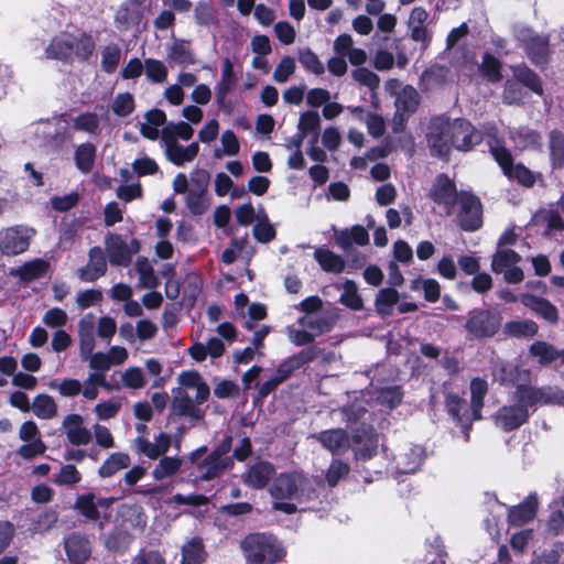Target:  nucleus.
Wrapping results in <instances>:
<instances>
[{
	"label": "nucleus",
	"instance_id": "f257e3e1",
	"mask_svg": "<svg viewBox=\"0 0 564 564\" xmlns=\"http://www.w3.org/2000/svg\"><path fill=\"white\" fill-rule=\"evenodd\" d=\"M563 401L564 393L560 389L519 386L512 394L511 404L500 408L495 415V421L502 430L512 431L527 422L530 408Z\"/></svg>",
	"mask_w": 564,
	"mask_h": 564
},
{
	"label": "nucleus",
	"instance_id": "9d476101",
	"mask_svg": "<svg viewBox=\"0 0 564 564\" xmlns=\"http://www.w3.org/2000/svg\"><path fill=\"white\" fill-rule=\"evenodd\" d=\"M140 250L138 239L127 242L120 235L108 234L105 237V252L112 265L128 267L132 257Z\"/></svg>",
	"mask_w": 564,
	"mask_h": 564
},
{
	"label": "nucleus",
	"instance_id": "c85d7f7f",
	"mask_svg": "<svg viewBox=\"0 0 564 564\" xmlns=\"http://www.w3.org/2000/svg\"><path fill=\"white\" fill-rule=\"evenodd\" d=\"M46 57L64 63H73L72 42L69 33H62L55 36L45 48Z\"/></svg>",
	"mask_w": 564,
	"mask_h": 564
},
{
	"label": "nucleus",
	"instance_id": "5fc2aeb1",
	"mask_svg": "<svg viewBox=\"0 0 564 564\" xmlns=\"http://www.w3.org/2000/svg\"><path fill=\"white\" fill-rule=\"evenodd\" d=\"M132 540V535L127 530L117 528L106 538L105 545L110 551L124 552Z\"/></svg>",
	"mask_w": 564,
	"mask_h": 564
},
{
	"label": "nucleus",
	"instance_id": "f8f14e48",
	"mask_svg": "<svg viewBox=\"0 0 564 564\" xmlns=\"http://www.w3.org/2000/svg\"><path fill=\"white\" fill-rule=\"evenodd\" d=\"M19 438L23 444L17 453L23 459L30 460L42 456L46 452V444L41 438V432L36 423L32 420L25 421L19 429Z\"/></svg>",
	"mask_w": 564,
	"mask_h": 564
},
{
	"label": "nucleus",
	"instance_id": "69168bd1",
	"mask_svg": "<svg viewBox=\"0 0 564 564\" xmlns=\"http://www.w3.org/2000/svg\"><path fill=\"white\" fill-rule=\"evenodd\" d=\"M52 390H56L62 397L75 398L82 392L83 383L77 379H64L61 382L52 380L48 383Z\"/></svg>",
	"mask_w": 564,
	"mask_h": 564
},
{
	"label": "nucleus",
	"instance_id": "58836bf2",
	"mask_svg": "<svg viewBox=\"0 0 564 564\" xmlns=\"http://www.w3.org/2000/svg\"><path fill=\"white\" fill-rule=\"evenodd\" d=\"M193 128L184 121L169 122L161 129V142L188 141L193 137Z\"/></svg>",
	"mask_w": 564,
	"mask_h": 564
},
{
	"label": "nucleus",
	"instance_id": "4c0bfd02",
	"mask_svg": "<svg viewBox=\"0 0 564 564\" xmlns=\"http://www.w3.org/2000/svg\"><path fill=\"white\" fill-rule=\"evenodd\" d=\"M48 270V262L43 259H34L23 263L21 267L13 270L11 273L19 276L21 280L30 282L40 279L46 274Z\"/></svg>",
	"mask_w": 564,
	"mask_h": 564
},
{
	"label": "nucleus",
	"instance_id": "338daca9",
	"mask_svg": "<svg viewBox=\"0 0 564 564\" xmlns=\"http://www.w3.org/2000/svg\"><path fill=\"white\" fill-rule=\"evenodd\" d=\"M550 152L553 166L562 167L564 165V134L558 131L550 133Z\"/></svg>",
	"mask_w": 564,
	"mask_h": 564
},
{
	"label": "nucleus",
	"instance_id": "39448f33",
	"mask_svg": "<svg viewBox=\"0 0 564 564\" xmlns=\"http://www.w3.org/2000/svg\"><path fill=\"white\" fill-rule=\"evenodd\" d=\"M452 123L453 119L444 115L430 119L425 138L431 155L448 159L452 152Z\"/></svg>",
	"mask_w": 564,
	"mask_h": 564
},
{
	"label": "nucleus",
	"instance_id": "dca6fc26",
	"mask_svg": "<svg viewBox=\"0 0 564 564\" xmlns=\"http://www.w3.org/2000/svg\"><path fill=\"white\" fill-rule=\"evenodd\" d=\"M64 550L72 564H84L90 558L93 546L86 534L72 532L64 538Z\"/></svg>",
	"mask_w": 564,
	"mask_h": 564
},
{
	"label": "nucleus",
	"instance_id": "a19ab883",
	"mask_svg": "<svg viewBox=\"0 0 564 564\" xmlns=\"http://www.w3.org/2000/svg\"><path fill=\"white\" fill-rule=\"evenodd\" d=\"M140 15L135 8L129 3H122L116 11L115 24L119 31H128L139 24Z\"/></svg>",
	"mask_w": 564,
	"mask_h": 564
},
{
	"label": "nucleus",
	"instance_id": "a18cd8bd",
	"mask_svg": "<svg viewBox=\"0 0 564 564\" xmlns=\"http://www.w3.org/2000/svg\"><path fill=\"white\" fill-rule=\"evenodd\" d=\"M424 454L420 446H413L409 452L403 453L398 458V469L402 474L416 471L423 463Z\"/></svg>",
	"mask_w": 564,
	"mask_h": 564
},
{
	"label": "nucleus",
	"instance_id": "20e7f679",
	"mask_svg": "<svg viewBox=\"0 0 564 564\" xmlns=\"http://www.w3.org/2000/svg\"><path fill=\"white\" fill-rule=\"evenodd\" d=\"M386 90L395 97L397 111L393 118V131L400 132L404 128L406 118L416 111L420 105V95L413 86H402L395 78L386 83Z\"/></svg>",
	"mask_w": 564,
	"mask_h": 564
},
{
	"label": "nucleus",
	"instance_id": "c9c22d12",
	"mask_svg": "<svg viewBox=\"0 0 564 564\" xmlns=\"http://www.w3.org/2000/svg\"><path fill=\"white\" fill-rule=\"evenodd\" d=\"M488 392V383L485 379L474 378L470 381V409L471 419H481V409L484 406V398Z\"/></svg>",
	"mask_w": 564,
	"mask_h": 564
},
{
	"label": "nucleus",
	"instance_id": "de8ad7c7",
	"mask_svg": "<svg viewBox=\"0 0 564 564\" xmlns=\"http://www.w3.org/2000/svg\"><path fill=\"white\" fill-rule=\"evenodd\" d=\"M130 465V457L126 453H112L99 467V476L106 478L115 475L117 471L127 468Z\"/></svg>",
	"mask_w": 564,
	"mask_h": 564
},
{
	"label": "nucleus",
	"instance_id": "aec40b11",
	"mask_svg": "<svg viewBox=\"0 0 564 564\" xmlns=\"http://www.w3.org/2000/svg\"><path fill=\"white\" fill-rule=\"evenodd\" d=\"M171 444L172 437L166 433H160L153 443L141 436L134 440L135 451L150 459H156L164 455L170 449Z\"/></svg>",
	"mask_w": 564,
	"mask_h": 564
},
{
	"label": "nucleus",
	"instance_id": "2f4dec72",
	"mask_svg": "<svg viewBox=\"0 0 564 564\" xmlns=\"http://www.w3.org/2000/svg\"><path fill=\"white\" fill-rule=\"evenodd\" d=\"M315 357L313 350H302L299 354L285 359L276 369L274 377L279 379L280 383L286 380L291 373L302 367L303 365L312 361Z\"/></svg>",
	"mask_w": 564,
	"mask_h": 564
},
{
	"label": "nucleus",
	"instance_id": "c03bdc74",
	"mask_svg": "<svg viewBox=\"0 0 564 564\" xmlns=\"http://www.w3.org/2000/svg\"><path fill=\"white\" fill-rule=\"evenodd\" d=\"M530 355L538 359L542 366L552 364L558 359V349L544 340H536L529 348Z\"/></svg>",
	"mask_w": 564,
	"mask_h": 564
},
{
	"label": "nucleus",
	"instance_id": "8fccbe9b",
	"mask_svg": "<svg viewBox=\"0 0 564 564\" xmlns=\"http://www.w3.org/2000/svg\"><path fill=\"white\" fill-rule=\"evenodd\" d=\"M299 324L314 334V338L329 332L333 327V321L322 315H305L299 318Z\"/></svg>",
	"mask_w": 564,
	"mask_h": 564
},
{
	"label": "nucleus",
	"instance_id": "a878e982",
	"mask_svg": "<svg viewBox=\"0 0 564 564\" xmlns=\"http://www.w3.org/2000/svg\"><path fill=\"white\" fill-rule=\"evenodd\" d=\"M95 317L91 313L86 314L78 322L79 356L85 357L94 351L95 340Z\"/></svg>",
	"mask_w": 564,
	"mask_h": 564
},
{
	"label": "nucleus",
	"instance_id": "0eeeda50",
	"mask_svg": "<svg viewBox=\"0 0 564 564\" xmlns=\"http://www.w3.org/2000/svg\"><path fill=\"white\" fill-rule=\"evenodd\" d=\"M487 132L497 138V129L494 126H486L484 131H479L464 118L453 119L452 150L460 152L471 151L482 141L484 137L487 138V141L489 140Z\"/></svg>",
	"mask_w": 564,
	"mask_h": 564
},
{
	"label": "nucleus",
	"instance_id": "7c9ffc66",
	"mask_svg": "<svg viewBox=\"0 0 564 564\" xmlns=\"http://www.w3.org/2000/svg\"><path fill=\"white\" fill-rule=\"evenodd\" d=\"M167 58L175 64L187 67L196 63V57L191 48V43L176 39L167 50Z\"/></svg>",
	"mask_w": 564,
	"mask_h": 564
},
{
	"label": "nucleus",
	"instance_id": "4468645a",
	"mask_svg": "<svg viewBox=\"0 0 564 564\" xmlns=\"http://www.w3.org/2000/svg\"><path fill=\"white\" fill-rule=\"evenodd\" d=\"M230 448L229 441L215 449L197 468L203 480H210L218 477L232 465V460L226 454Z\"/></svg>",
	"mask_w": 564,
	"mask_h": 564
},
{
	"label": "nucleus",
	"instance_id": "412c9836",
	"mask_svg": "<svg viewBox=\"0 0 564 564\" xmlns=\"http://www.w3.org/2000/svg\"><path fill=\"white\" fill-rule=\"evenodd\" d=\"M529 58L536 65L546 63L550 56V40L546 35L529 34L522 39Z\"/></svg>",
	"mask_w": 564,
	"mask_h": 564
},
{
	"label": "nucleus",
	"instance_id": "393cba45",
	"mask_svg": "<svg viewBox=\"0 0 564 564\" xmlns=\"http://www.w3.org/2000/svg\"><path fill=\"white\" fill-rule=\"evenodd\" d=\"M69 41L72 42V56L74 61L88 62L95 56L96 42L90 34L86 32L78 34L69 33Z\"/></svg>",
	"mask_w": 564,
	"mask_h": 564
},
{
	"label": "nucleus",
	"instance_id": "e2e57ef3",
	"mask_svg": "<svg viewBox=\"0 0 564 564\" xmlns=\"http://www.w3.org/2000/svg\"><path fill=\"white\" fill-rule=\"evenodd\" d=\"M518 373V367L506 361H498L492 368V377L500 383H513L517 380Z\"/></svg>",
	"mask_w": 564,
	"mask_h": 564
},
{
	"label": "nucleus",
	"instance_id": "1a4fd4ad",
	"mask_svg": "<svg viewBox=\"0 0 564 564\" xmlns=\"http://www.w3.org/2000/svg\"><path fill=\"white\" fill-rule=\"evenodd\" d=\"M36 230L25 225L8 227L0 231V250L6 256H18L25 252Z\"/></svg>",
	"mask_w": 564,
	"mask_h": 564
},
{
	"label": "nucleus",
	"instance_id": "ddd939ff",
	"mask_svg": "<svg viewBox=\"0 0 564 564\" xmlns=\"http://www.w3.org/2000/svg\"><path fill=\"white\" fill-rule=\"evenodd\" d=\"M457 203L460 227L466 231L477 230L482 224V207L479 198L469 193H460Z\"/></svg>",
	"mask_w": 564,
	"mask_h": 564
},
{
	"label": "nucleus",
	"instance_id": "37998d69",
	"mask_svg": "<svg viewBox=\"0 0 564 564\" xmlns=\"http://www.w3.org/2000/svg\"><path fill=\"white\" fill-rule=\"evenodd\" d=\"M539 326L532 319L510 321L503 326V333L507 336L521 338L533 337L538 334Z\"/></svg>",
	"mask_w": 564,
	"mask_h": 564
},
{
	"label": "nucleus",
	"instance_id": "3c124183",
	"mask_svg": "<svg viewBox=\"0 0 564 564\" xmlns=\"http://www.w3.org/2000/svg\"><path fill=\"white\" fill-rule=\"evenodd\" d=\"M399 297L397 290L392 288L381 289L375 301L377 312L382 316L390 315L393 306L399 302Z\"/></svg>",
	"mask_w": 564,
	"mask_h": 564
},
{
	"label": "nucleus",
	"instance_id": "2eb2a0df",
	"mask_svg": "<svg viewBox=\"0 0 564 564\" xmlns=\"http://www.w3.org/2000/svg\"><path fill=\"white\" fill-rule=\"evenodd\" d=\"M61 431L74 446L88 445L93 437L91 432L84 424V417L77 413H69L63 417Z\"/></svg>",
	"mask_w": 564,
	"mask_h": 564
},
{
	"label": "nucleus",
	"instance_id": "7ed1b4c3",
	"mask_svg": "<svg viewBox=\"0 0 564 564\" xmlns=\"http://www.w3.org/2000/svg\"><path fill=\"white\" fill-rule=\"evenodd\" d=\"M240 546L248 564H273L285 555L281 542L268 533H251L240 542Z\"/></svg>",
	"mask_w": 564,
	"mask_h": 564
},
{
	"label": "nucleus",
	"instance_id": "0e129e2a",
	"mask_svg": "<svg viewBox=\"0 0 564 564\" xmlns=\"http://www.w3.org/2000/svg\"><path fill=\"white\" fill-rule=\"evenodd\" d=\"M75 509L89 520L99 519V510L96 508V495L86 494L77 497L75 501Z\"/></svg>",
	"mask_w": 564,
	"mask_h": 564
},
{
	"label": "nucleus",
	"instance_id": "4be33fe9",
	"mask_svg": "<svg viewBox=\"0 0 564 564\" xmlns=\"http://www.w3.org/2000/svg\"><path fill=\"white\" fill-rule=\"evenodd\" d=\"M521 303L546 322L553 325L558 322V311L549 300L531 294H523L521 296Z\"/></svg>",
	"mask_w": 564,
	"mask_h": 564
},
{
	"label": "nucleus",
	"instance_id": "774afa93",
	"mask_svg": "<svg viewBox=\"0 0 564 564\" xmlns=\"http://www.w3.org/2000/svg\"><path fill=\"white\" fill-rule=\"evenodd\" d=\"M445 403L448 413L463 424L465 422V414L468 412L466 401L458 394L448 393Z\"/></svg>",
	"mask_w": 564,
	"mask_h": 564
},
{
	"label": "nucleus",
	"instance_id": "6e6d98bb",
	"mask_svg": "<svg viewBox=\"0 0 564 564\" xmlns=\"http://www.w3.org/2000/svg\"><path fill=\"white\" fill-rule=\"evenodd\" d=\"M72 127L78 131L97 134L100 130L99 118L94 112H83L72 119Z\"/></svg>",
	"mask_w": 564,
	"mask_h": 564
},
{
	"label": "nucleus",
	"instance_id": "f03ea898",
	"mask_svg": "<svg viewBox=\"0 0 564 564\" xmlns=\"http://www.w3.org/2000/svg\"><path fill=\"white\" fill-rule=\"evenodd\" d=\"M308 486V479L301 471L281 473L276 476L269 494L274 500L272 509L285 514H293L297 511L295 502H301Z\"/></svg>",
	"mask_w": 564,
	"mask_h": 564
},
{
	"label": "nucleus",
	"instance_id": "09e8293b",
	"mask_svg": "<svg viewBox=\"0 0 564 564\" xmlns=\"http://www.w3.org/2000/svg\"><path fill=\"white\" fill-rule=\"evenodd\" d=\"M343 293L339 302L352 311H360L364 307V302L358 293L357 284L352 280H346L339 286Z\"/></svg>",
	"mask_w": 564,
	"mask_h": 564
},
{
	"label": "nucleus",
	"instance_id": "79ce46f5",
	"mask_svg": "<svg viewBox=\"0 0 564 564\" xmlns=\"http://www.w3.org/2000/svg\"><path fill=\"white\" fill-rule=\"evenodd\" d=\"M182 464L183 459L180 457L164 456L153 468L152 477L158 481L173 477L181 470Z\"/></svg>",
	"mask_w": 564,
	"mask_h": 564
},
{
	"label": "nucleus",
	"instance_id": "13d9d810",
	"mask_svg": "<svg viewBox=\"0 0 564 564\" xmlns=\"http://www.w3.org/2000/svg\"><path fill=\"white\" fill-rule=\"evenodd\" d=\"M368 241L369 235L362 226H354L350 231H343L336 238V242L343 248L349 247L352 242L364 246L367 245Z\"/></svg>",
	"mask_w": 564,
	"mask_h": 564
},
{
	"label": "nucleus",
	"instance_id": "473e14b6",
	"mask_svg": "<svg viewBox=\"0 0 564 564\" xmlns=\"http://www.w3.org/2000/svg\"><path fill=\"white\" fill-rule=\"evenodd\" d=\"M536 503V497L530 495L524 502L510 510L508 516L509 523L514 527H520L531 521L535 517Z\"/></svg>",
	"mask_w": 564,
	"mask_h": 564
},
{
	"label": "nucleus",
	"instance_id": "bb28decb",
	"mask_svg": "<svg viewBox=\"0 0 564 564\" xmlns=\"http://www.w3.org/2000/svg\"><path fill=\"white\" fill-rule=\"evenodd\" d=\"M172 408L177 415L188 416L195 420L203 417V412L198 403L184 389H178L175 392Z\"/></svg>",
	"mask_w": 564,
	"mask_h": 564
},
{
	"label": "nucleus",
	"instance_id": "423d86ee",
	"mask_svg": "<svg viewBox=\"0 0 564 564\" xmlns=\"http://www.w3.org/2000/svg\"><path fill=\"white\" fill-rule=\"evenodd\" d=\"M502 316L499 312L488 308H475L468 313L464 328L469 339L494 337L500 329Z\"/></svg>",
	"mask_w": 564,
	"mask_h": 564
},
{
	"label": "nucleus",
	"instance_id": "6ab92c4d",
	"mask_svg": "<svg viewBox=\"0 0 564 564\" xmlns=\"http://www.w3.org/2000/svg\"><path fill=\"white\" fill-rule=\"evenodd\" d=\"M431 198L440 204L444 205L449 213L454 203L458 202V194L456 193L455 184L446 175L441 174L436 177L432 188Z\"/></svg>",
	"mask_w": 564,
	"mask_h": 564
},
{
	"label": "nucleus",
	"instance_id": "ea45409f",
	"mask_svg": "<svg viewBox=\"0 0 564 564\" xmlns=\"http://www.w3.org/2000/svg\"><path fill=\"white\" fill-rule=\"evenodd\" d=\"M134 270L139 274L137 284L139 289H154L159 285V278L155 275L154 269L147 258H138Z\"/></svg>",
	"mask_w": 564,
	"mask_h": 564
},
{
	"label": "nucleus",
	"instance_id": "72a5a7b5",
	"mask_svg": "<svg viewBox=\"0 0 564 564\" xmlns=\"http://www.w3.org/2000/svg\"><path fill=\"white\" fill-rule=\"evenodd\" d=\"M532 220L535 225L542 227L543 234L547 236L564 229V220L557 210H540L533 216Z\"/></svg>",
	"mask_w": 564,
	"mask_h": 564
},
{
	"label": "nucleus",
	"instance_id": "c756f323",
	"mask_svg": "<svg viewBox=\"0 0 564 564\" xmlns=\"http://www.w3.org/2000/svg\"><path fill=\"white\" fill-rule=\"evenodd\" d=\"M165 124V112L160 109H152L145 113L144 121L140 123V132L147 139L156 140L161 137L160 128Z\"/></svg>",
	"mask_w": 564,
	"mask_h": 564
},
{
	"label": "nucleus",
	"instance_id": "f3484780",
	"mask_svg": "<svg viewBox=\"0 0 564 564\" xmlns=\"http://www.w3.org/2000/svg\"><path fill=\"white\" fill-rule=\"evenodd\" d=\"M275 475L274 466L265 460H258L249 465L241 475L242 482L252 489H262Z\"/></svg>",
	"mask_w": 564,
	"mask_h": 564
},
{
	"label": "nucleus",
	"instance_id": "49530a36",
	"mask_svg": "<svg viewBox=\"0 0 564 564\" xmlns=\"http://www.w3.org/2000/svg\"><path fill=\"white\" fill-rule=\"evenodd\" d=\"M128 390H141L147 384V377L140 367H129L120 373V382L117 383Z\"/></svg>",
	"mask_w": 564,
	"mask_h": 564
},
{
	"label": "nucleus",
	"instance_id": "bf43d9fd",
	"mask_svg": "<svg viewBox=\"0 0 564 564\" xmlns=\"http://www.w3.org/2000/svg\"><path fill=\"white\" fill-rule=\"evenodd\" d=\"M144 72L149 80L154 84H162L167 78V67L166 65L159 59L147 58L144 61Z\"/></svg>",
	"mask_w": 564,
	"mask_h": 564
},
{
	"label": "nucleus",
	"instance_id": "680f3d73",
	"mask_svg": "<svg viewBox=\"0 0 564 564\" xmlns=\"http://www.w3.org/2000/svg\"><path fill=\"white\" fill-rule=\"evenodd\" d=\"M186 206L193 215H203L208 210L210 202L206 197V193L189 188L186 196Z\"/></svg>",
	"mask_w": 564,
	"mask_h": 564
},
{
	"label": "nucleus",
	"instance_id": "052dcab7",
	"mask_svg": "<svg viewBox=\"0 0 564 564\" xmlns=\"http://www.w3.org/2000/svg\"><path fill=\"white\" fill-rule=\"evenodd\" d=\"M121 410V401L119 399H109L98 402L94 406V413L100 421L115 419Z\"/></svg>",
	"mask_w": 564,
	"mask_h": 564
},
{
	"label": "nucleus",
	"instance_id": "e433bc0d",
	"mask_svg": "<svg viewBox=\"0 0 564 564\" xmlns=\"http://www.w3.org/2000/svg\"><path fill=\"white\" fill-rule=\"evenodd\" d=\"M31 410L40 420H52L57 415L58 406L53 397L41 393L33 399Z\"/></svg>",
	"mask_w": 564,
	"mask_h": 564
},
{
	"label": "nucleus",
	"instance_id": "603ef678",
	"mask_svg": "<svg viewBox=\"0 0 564 564\" xmlns=\"http://www.w3.org/2000/svg\"><path fill=\"white\" fill-rule=\"evenodd\" d=\"M96 156V148L93 143L86 142L77 147L75 151L76 166L83 173H89L93 170Z\"/></svg>",
	"mask_w": 564,
	"mask_h": 564
},
{
	"label": "nucleus",
	"instance_id": "f704fd0d",
	"mask_svg": "<svg viewBox=\"0 0 564 564\" xmlns=\"http://www.w3.org/2000/svg\"><path fill=\"white\" fill-rule=\"evenodd\" d=\"M314 258L324 271L335 274L341 273L346 265L340 256L324 247H319L315 250Z\"/></svg>",
	"mask_w": 564,
	"mask_h": 564
},
{
	"label": "nucleus",
	"instance_id": "cd10ccee",
	"mask_svg": "<svg viewBox=\"0 0 564 564\" xmlns=\"http://www.w3.org/2000/svg\"><path fill=\"white\" fill-rule=\"evenodd\" d=\"M237 77L234 72V65L229 58L221 63V77L216 86L217 104L223 107L226 97L236 88Z\"/></svg>",
	"mask_w": 564,
	"mask_h": 564
},
{
	"label": "nucleus",
	"instance_id": "a211bd4d",
	"mask_svg": "<svg viewBox=\"0 0 564 564\" xmlns=\"http://www.w3.org/2000/svg\"><path fill=\"white\" fill-rule=\"evenodd\" d=\"M318 441L324 448L334 455H340L349 449L350 438L344 429H330L310 435Z\"/></svg>",
	"mask_w": 564,
	"mask_h": 564
},
{
	"label": "nucleus",
	"instance_id": "b1692460",
	"mask_svg": "<svg viewBox=\"0 0 564 564\" xmlns=\"http://www.w3.org/2000/svg\"><path fill=\"white\" fill-rule=\"evenodd\" d=\"M161 144L164 148L166 159L177 166L192 162L199 151L197 142H193L187 147H183L178 142H161Z\"/></svg>",
	"mask_w": 564,
	"mask_h": 564
},
{
	"label": "nucleus",
	"instance_id": "4d7b16f0",
	"mask_svg": "<svg viewBox=\"0 0 564 564\" xmlns=\"http://www.w3.org/2000/svg\"><path fill=\"white\" fill-rule=\"evenodd\" d=\"M204 561V549L199 539H192L182 547L181 564H202Z\"/></svg>",
	"mask_w": 564,
	"mask_h": 564
},
{
	"label": "nucleus",
	"instance_id": "9b49d317",
	"mask_svg": "<svg viewBox=\"0 0 564 564\" xmlns=\"http://www.w3.org/2000/svg\"><path fill=\"white\" fill-rule=\"evenodd\" d=\"M521 256L511 249L499 248L491 258V270L503 274L508 283H520L524 279L523 271L518 265Z\"/></svg>",
	"mask_w": 564,
	"mask_h": 564
},
{
	"label": "nucleus",
	"instance_id": "6e6552de",
	"mask_svg": "<svg viewBox=\"0 0 564 564\" xmlns=\"http://www.w3.org/2000/svg\"><path fill=\"white\" fill-rule=\"evenodd\" d=\"M487 134L489 137L488 145L490 152L501 166L503 173L525 186H532L535 182L533 173L522 164L513 165L511 153L501 144L500 140L489 132Z\"/></svg>",
	"mask_w": 564,
	"mask_h": 564
},
{
	"label": "nucleus",
	"instance_id": "5701e85b",
	"mask_svg": "<svg viewBox=\"0 0 564 564\" xmlns=\"http://www.w3.org/2000/svg\"><path fill=\"white\" fill-rule=\"evenodd\" d=\"M107 271L105 253L99 247H95L89 251L88 263L77 270L79 279L84 282H93Z\"/></svg>",
	"mask_w": 564,
	"mask_h": 564
},
{
	"label": "nucleus",
	"instance_id": "864d4df0",
	"mask_svg": "<svg viewBox=\"0 0 564 564\" xmlns=\"http://www.w3.org/2000/svg\"><path fill=\"white\" fill-rule=\"evenodd\" d=\"M514 78L536 94H542V85L538 75L525 65L512 67Z\"/></svg>",
	"mask_w": 564,
	"mask_h": 564
}]
</instances>
